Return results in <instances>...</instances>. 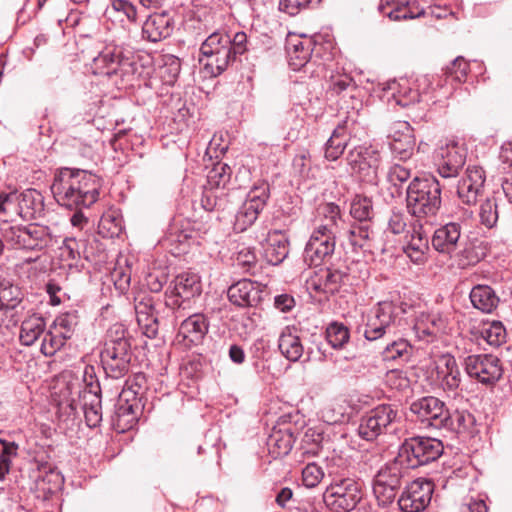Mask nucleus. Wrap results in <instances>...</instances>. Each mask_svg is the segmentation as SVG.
Here are the masks:
<instances>
[{"label":"nucleus","mask_w":512,"mask_h":512,"mask_svg":"<svg viewBox=\"0 0 512 512\" xmlns=\"http://www.w3.org/2000/svg\"><path fill=\"white\" fill-rule=\"evenodd\" d=\"M412 347L405 339H398L388 344L383 350V359L386 361H408Z\"/></svg>","instance_id":"48"},{"label":"nucleus","mask_w":512,"mask_h":512,"mask_svg":"<svg viewBox=\"0 0 512 512\" xmlns=\"http://www.w3.org/2000/svg\"><path fill=\"white\" fill-rule=\"evenodd\" d=\"M138 408L139 406H133V404L117 402L112 422L118 433H124L136 425L138 422Z\"/></svg>","instance_id":"37"},{"label":"nucleus","mask_w":512,"mask_h":512,"mask_svg":"<svg viewBox=\"0 0 512 512\" xmlns=\"http://www.w3.org/2000/svg\"><path fill=\"white\" fill-rule=\"evenodd\" d=\"M266 292L265 286L250 279H242L232 284L227 291L229 301L238 307L257 306Z\"/></svg>","instance_id":"19"},{"label":"nucleus","mask_w":512,"mask_h":512,"mask_svg":"<svg viewBox=\"0 0 512 512\" xmlns=\"http://www.w3.org/2000/svg\"><path fill=\"white\" fill-rule=\"evenodd\" d=\"M312 41L310 39H289L287 43V53L289 65L294 71H298L306 66L312 55Z\"/></svg>","instance_id":"34"},{"label":"nucleus","mask_w":512,"mask_h":512,"mask_svg":"<svg viewBox=\"0 0 512 512\" xmlns=\"http://www.w3.org/2000/svg\"><path fill=\"white\" fill-rule=\"evenodd\" d=\"M234 264L244 272H250L257 265V256L252 247L242 246L235 254Z\"/></svg>","instance_id":"56"},{"label":"nucleus","mask_w":512,"mask_h":512,"mask_svg":"<svg viewBox=\"0 0 512 512\" xmlns=\"http://www.w3.org/2000/svg\"><path fill=\"white\" fill-rule=\"evenodd\" d=\"M105 14L108 17L123 15L127 20L131 22L135 21L137 17L135 6L127 0H113L111 4L106 8Z\"/></svg>","instance_id":"55"},{"label":"nucleus","mask_w":512,"mask_h":512,"mask_svg":"<svg viewBox=\"0 0 512 512\" xmlns=\"http://www.w3.org/2000/svg\"><path fill=\"white\" fill-rule=\"evenodd\" d=\"M410 411L428 427L442 429L448 419V409L443 401L433 396H425L413 401Z\"/></svg>","instance_id":"16"},{"label":"nucleus","mask_w":512,"mask_h":512,"mask_svg":"<svg viewBox=\"0 0 512 512\" xmlns=\"http://www.w3.org/2000/svg\"><path fill=\"white\" fill-rule=\"evenodd\" d=\"M470 300L474 308L483 313H492L500 302L496 292L488 285H476L470 292Z\"/></svg>","instance_id":"35"},{"label":"nucleus","mask_w":512,"mask_h":512,"mask_svg":"<svg viewBox=\"0 0 512 512\" xmlns=\"http://www.w3.org/2000/svg\"><path fill=\"white\" fill-rule=\"evenodd\" d=\"M289 254V240L286 234L279 230L270 231L267 235L264 257L271 265L281 264Z\"/></svg>","instance_id":"30"},{"label":"nucleus","mask_w":512,"mask_h":512,"mask_svg":"<svg viewBox=\"0 0 512 512\" xmlns=\"http://www.w3.org/2000/svg\"><path fill=\"white\" fill-rule=\"evenodd\" d=\"M293 435L288 431H274L268 438L269 452L275 457L286 456L293 447Z\"/></svg>","instance_id":"41"},{"label":"nucleus","mask_w":512,"mask_h":512,"mask_svg":"<svg viewBox=\"0 0 512 512\" xmlns=\"http://www.w3.org/2000/svg\"><path fill=\"white\" fill-rule=\"evenodd\" d=\"M17 215L23 219L30 220L40 215L44 209V198L36 189H25L18 193Z\"/></svg>","instance_id":"32"},{"label":"nucleus","mask_w":512,"mask_h":512,"mask_svg":"<svg viewBox=\"0 0 512 512\" xmlns=\"http://www.w3.org/2000/svg\"><path fill=\"white\" fill-rule=\"evenodd\" d=\"M103 369L108 377L120 379L124 377L130 367L131 345L121 327H116L115 335L110 330L100 353Z\"/></svg>","instance_id":"4"},{"label":"nucleus","mask_w":512,"mask_h":512,"mask_svg":"<svg viewBox=\"0 0 512 512\" xmlns=\"http://www.w3.org/2000/svg\"><path fill=\"white\" fill-rule=\"evenodd\" d=\"M345 221L341 210L335 203H324L317 209L313 232L336 238L344 231Z\"/></svg>","instance_id":"20"},{"label":"nucleus","mask_w":512,"mask_h":512,"mask_svg":"<svg viewBox=\"0 0 512 512\" xmlns=\"http://www.w3.org/2000/svg\"><path fill=\"white\" fill-rule=\"evenodd\" d=\"M90 391L82 394V409L86 424L90 428L98 427L102 421L101 389L98 385L89 383Z\"/></svg>","instance_id":"31"},{"label":"nucleus","mask_w":512,"mask_h":512,"mask_svg":"<svg viewBox=\"0 0 512 512\" xmlns=\"http://www.w3.org/2000/svg\"><path fill=\"white\" fill-rule=\"evenodd\" d=\"M350 215L358 223L370 224L374 218L372 199L367 196L356 195L350 204Z\"/></svg>","instance_id":"40"},{"label":"nucleus","mask_w":512,"mask_h":512,"mask_svg":"<svg viewBox=\"0 0 512 512\" xmlns=\"http://www.w3.org/2000/svg\"><path fill=\"white\" fill-rule=\"evenodd\" d=\"M326 339L334 349H341L350 339L349 329L342 323L332 322L326 328Z\"/></svg>","instance_id":"49"},{"label":"nucleus","mask_w":512,"mask_h":512,"mask_svg":"<svg viewBox=\"0 0 512 512\" xmlns=\"http://www.w3.org/2000/svg\"><path fill=\"white\" fill-rule=\"evenodd\" d=\"M22 301L21 289L9 281L0 283V310L15 309Z\"/></svg>","instance_id":"44"},{"label":"nucleus","mask_w":512,"mask_h":512,"mask_svg":"<svg viewBox=\"0 0 512 512\" xmlns=\"http://www.w3.org/2000/svg\"><path fill=\"white\" fill-rule=\"evenodd\" d=\"M260 213L261 211L257 208L243 202L236 214L234 224L235 229L240 232L247 230L255 223Z\"/></svg>","instance_id":"50"},{"label":"nucleus","mask_w":512,"mask_h":512,"mask_svg":"<svg viewBox=\"0 0 512 512\" xmlns=\"http://www.w3.org/2000/svg\"><path fill=\"white\" fill-rule=\"evenodd\" d=\"M136 386L137 389H131L123 387L121 393L119 394L118 402H122L123 404H133V406H139L138 395L142 390V384L145 381V376L143 374L135 375Z\"/></svg>","instance_id":"63"},{"label":"nucleus","mask_w":512,"mask_h":512,"mask_svg":"<svg viewBox=\"0 0 512 512\" xmlns=\"http://www.w3.org/2000/svg\"><path fill=\"white\" fill-rule=\"evenodd\" d=\"M137 323L146 337L153 339L157 336L159 322L156 314L140 316V318H137Z\"/></svg>","instance_id":"64"},{"label":"nucleus","mask_w":512,"mask_h":512,"mask_svg":"<svg viewBox=\"0 0 512 512\" xmlns=\"http://www.w3.org/2000/svg\"><path fill=\"white\" fill-rule=\"evenodd\" d=\"M424 14L423 9L414 12L408 1L398 0L395 4V7L387 13L388 17L392 20H401V19H412L415 17H419Z\"/></svg>","instance_id":"62"},{"label":"nucleus","mask_w":512,"mask_h":512,"mask_svg":"<svg viewBox=\"0 0 512 512\" xmlns=\"http://www.w3.org/2000/svg\"><path fill=\"white\" fill-rule=\"evenodd\" d=\"M443 428L457 433L469 432L475 425V417L466 410H456L452 414L448 411V419L444 421Z\"/></svg>","instance_id":"42"},{"label":"nucleus","mask_w":512,"mask_h":512,"mask_svg":"<svg viewBox=\"0 0 512 512\" xmlns=\"http://www.w3.org/2000/svg\"><path fill=\"white\" fill-rule=\"evenodd\" d=\"M411 177V170L403 165L394 164L389 167L386 179L387 182L394 188L391 195L400 196L402 194L401 187Z\"/></svg>","instance_id":"46"},{"label":"nucleus","mask_w":512,"mask_h":512,"mask_svg":"<svg viewBox=\"0 0 512 512\" xmlns=\"http://www.w3.org/2000/svg\"><path fill=\"white\" fill-rule=\"evenodd\" d=\"M66 340L61 333L50 329L43 335L40 351L46 357L54 356L64 346Z\"/></svg>","instance_id":"51"},{"label":"nucleus","mask_w":512,"mask_h":512,"mask_svg":"<svg viewBox=\"0 0 512 512\" xmlns=\"http://www.w3.org/2000/svg\"><path fill=\"white\" fill-rule=\"evenodd\" d=\"M461 234V225L457 222H449L434 231L431 244L439 253L452 255L461 244Z\"/></svg>","instance_id":"27"},{"label":"nucleus","mask_w":512,"mask_h":512,"mask_svg":"<svg viewBox=\"0 0 512 512\" xmlns=\"http://www.w3.org/2000/svg\"><path fill=\"white\" fill-rule=\"evenodd\" d=\"M429 250V238L423 230V225L418 221L411 223L405 234L403 251L415 264L426 261V253Z\"/></svg>","instance_id":"23"},{"label":"nucleus","mask_w":512,"mask_h":512,"mask_svg":"<svg viewBox=\"0 0 512 512\" xmlns=\"http://www.w3.org/2000/svg\"><path fill=\"white\" fill-rule=\"evenodd\" d=\"M83 257L94 264L104 263L107 260V253L98 240H92L83 249Z\"/></svg>","instance_id":"58"},{"label":"nucleus","mask_w":512,"mask_h":512,"mask_svg":"<svg viewBox=\"0 0 512 512\" xmlns=\"http://www.w3.org/2000/svg\"><path fill=\"white\" fill-rule=\"evenodd\" d=\"M202 291L200 277L192 272H184L174 280L173 289L166 292L165 304L171 309L180 310L184 304Z\"/></svg>","instance_id":"14"},{"label":"nucleus","mask_w":512,"mask_h":512,"mask_svg":"<svg viewBox=\"0 0 512 512\" xmlns=\"http://www.w3.org/2000/svg\"><path fill=\"white\" fill-rule=\"evenodd\" d=\"M467 158L464 145L451 142L441 146L435 154V167L439 176L444 180H452L459 176Z\"/></svg>","instance_id":"12"},{"label":"nucleus","mask_w":512,"mask_h":512,"mask_svg":"<svg viewBox=\"0 0 512 512\" xmlns=\"http://www.w3.org/2000/svg\"><path fill=\"white\" fill-rule=\"evenodd\" d=\"M345 235L354 250L360 249L363 252L373 253L374 231L371 224L354 223L345 231Z\"/></svg>","instance_id":"33"},{"label":"nucleus","mask_w":512,"mask_h":512,"mask_svg":"<svg viewBox=\"0 0 512 512\" xmlns=\"http://www.w3.org/2000/svg\"><path fill=\"white\" fill-rule=\"evenodd\" d=\"M278 348L281 354L289 361L296 362L303 355L304 348L298 335L286 327L280 334Z\"/></svg>","instance_id":"38"},{"label":"nucleus","mask_w":512,"mask_h":512,"mask_svg":"<svg viewBox=\"0 0 512 512\" xmlns=\"http://www.w3.org/2000/svg\"><path fill=\"white\" fill-rule=\"evenodd\" d=\"M324 477L322 468L315 464L309 463L302 470V482L307 488L316 487Z\"/></svg>","instance_id":"60"},{"label":"nucleus","mask_w":512,"mask_h":512,"mask_svg":"<svg viewBox=\"0 0 512 512\" xmlns=\"http://www.w3.org/2000/svg\"><path fill=\"white\" fill-rule=\"evenodd\" d=\"M392 101L398 106L409 107L420 101V93L417 89H413L405 83L400 85L396 93L392 94Z\"/></svg>","instance_id":"57"},{"label":"nucleus","mask_w":512,"mask_h":512,"mask_svg":"<svg viewBox=\"0 0 512 512\" xmlns=\"http://www.w3.org/2000/svg\"><path fill=\"white\" fill-rule=\"evenodd\" d=\"M463 365L467 375L482 384H494L503 374L501 361L493 354L468 355Z\"/></svg>","instance_id":"11"},{"label":"nucleus","mask_w":512,"mask_h":512,"mask_svg":"<svg viewBox=\"0 0 512 512\" xmlns=\"http://www.w3.org/2000/svg\"><path fill=\"white\" fill-rule=\"evenodd\" d=\"M336 238L323 234L311 233L305 246L303 258L309 266H318L330 259L334 253Z\"/></svg>","instance_id":"24"},{"label":"nucleus","mask_w":512,"mask_h":512,"mask_svg":"<svg viewBox=\"0 0 512 512\" xmlns=\"http://www.w3.org/2000/svg\"><path fill=\"white\" fill-rule=\"evenodd\" d=\"M122 53L123 50L119 46H106L92 60L91 69L93 74L112 78L119 66Z\"/></svg>","instance_id":"29"},{"label":"nucleus","mask_w":512,"mask_h":512,"mask_svg":"<svg viewBox=\"0 0 512 512\" xmlns=\"http://www.w3.org/2000/svg\"><path fill=\"white\" fill-rule=\"evenodd\" d=\"M84 244L74 237H67L60 246V258L67 262L68 267L76 266L77 261L83 256Z\"/></svg>","instance_id":"45"},{"label":"nucleus","mask_w":512,"mask_h":512,"mask_svg":"<svg viewBox=\"0 0 512 512\" xmlns=\"http://www.w3.org/2000/svg\"><path fill=\"white\" fill-rule=\"evenodd\" d=\"M443 453V444L440 440L431 437H411L400 446L398 455L409 469L437 460Z\"/></svg>","instance_id":"7"},{"label":"nucleus","mask_w":512,"mask_h":512,"mask_svg":"<svg viewBox=\"0 0 512 512\" xmlns=\"http://www.w3.org/2000/svg\"><path fill=\"white\" fill-rule=\"evenodd\" d=\"M100 179L93 173L64 167L56 170L50 186L56 202L68 209L80 210L99 198Z\"/></svg>","instance_id":"1"},{"label":"nucleus","mask_w":512,"mask_h":512,"mask_svg":"<svg viewBox=\"0 0 512 512\" xmlns=\"http://www.w3.org/2000/svg\"><path fill=\"white\" fill-rule=\"evenodd\" d=\"M441 185L434 176L415 177L406 189V208L408 213L419 220L435 217L442 204Z\"/></svg>","instance_id":"2"},{"label":"nucleus","mask_w":512,"mask_h":512,"mask_svg":"<svg viewBox=\"0 0 512 512\" xmlns=\"http://www.w3.org/2000/svg\"><path fill=\"white\" fill-rule=\"evenodd\" d=\"M399 411L391 404H381L371 409L362 417L358 434L362 439L372 441L381 434L391 433L397 429Z\"/></svg>","instance_id":"8"},{"label":"nucleus","mask_w":512,"mask_h":512,"mask_svg":"<svg viewBox=\"0 0 512 512\" xmlns=\"http://www.w3.org/2000/svg\"><path fill=\"white\" fill-rule=\"evenodd\" d=\"M484 183V170L479 166H468L464 175L457 180L456 193L464 204H475Z\"/></svg>","instance_id":"21"},{"label":"nucleus","mask_w":512,"mask_h":512,"mask_svg":"<svg viewBox=\"0 0 512 512\" xmlns=\"http://www.w3.org/2000/svg\"><path fill=\"white\" fill-rule=\"evenodd\" d=\"M349 140L345 123L339 124L325 143V158L329 161L337 160L343 154Z\"/></svg>","instance_id":"36"},{"label":"nucleus","mask_w":512,"mask_h":512,"mask_svg":"<svg viewBox=\"0 0 512 512\" xmlns=\"http://www.w3.org/2000/svg\"><path fill=\"white\" fill-rule=\"evenodd\" d=\"M395 307L392 302H379L368 317L364 329V337L375 341L383 337L395 322Z\"/></svg>","instance_id":"17"},{"label":"nucleus","mask_w":512,"mask_h":512,"mask_svg":"<svg viewBox=\"0 0 512 512\" xmlns=\"http://www.w3.org/2000/svg\"><path fill=\"white\" fill-rule=\"evenodd\" d=\"M388 139L392 153L399 160H407L413 155L416 144L414 129L407 121L394 122L390 126Z\"/></svg>","instance_id":"18"},{"label":"nucleus","mask_w":512,"mask_h":512,"mask_svg":"<svg viewBox=\"0 0 512 512\" xmlns=\"http://www.w3.org/2000/svg\"><path fill=\"white\" fill-rule=\"evenodd\" d=\"M434 484L427 479H416L407 485L398 499L403 512H422L432 499Z\"/></svg>","instance_id":"13"},{"label":"nucleus","mask_w":512,"mask_h":512,"mask_svg":"<svg viewBox=\"0 0 512 512\" xmlns=\"http://www.w3.org/2000/svg\"><path fill=\"white\" fill-rule=\"evenodd\" d=\"M345 274L339 270L320 269L306 281L310 293L332 295L339 291Z\"/></svg>","instance_id":"26"},{"label":"nucleus","mask_w":512,"mask_h":512,"mask_svg":"<svg viewBox=\"0 0 512 512\" xmlns=\"http://www.w3.org/2000/svg\"><path fill=\"white\" fill-rule=\"evenodd\" d=\"M270 198V184L266 180H258L250 188L246 195L245 203L252 205L261 212L266 207Z\"/></svg>","instance_id":"43"},{"label":"nucleus","mask_w":512,"mask_h":512,"mask_svg":"<svg viewBox=\"0 0 512 512\" xmlns=\"http://www.w3.org/2000/svg\"><path fill=\"white\" fill-rule=\"evenodd\" d=\"M481 336L489 345L498 347L505 342L506 329L501 322L493 321L482 328Z\"/></svg>","instance_id":"53"},{"label":"nucleus","mask_w":512,"mask_h":512,"mask_svg":"<svg viewBox=\"0 0 512 512\" xmlns=\"http://www.w3.org/2000/svg\"><path fill=\"white\" fill-rule=\"evenodd\" d=\"M448 320L441 313H419L413 325V330L419 340L431 342L445 333Z\"/></svg>","instance_id":"25"},{"label":"nucleus","mask_w":512,"mask_h":512,"mask_svg":"<svg viewBox=\"0 0 512 512\" xmlns=\"http://www.w3.org/2000/svg\"><path fill=\"white\" fill-rule=\"evenodd\" d=\"M173 32V19L167 12L154 13L142 26V36L150 42H159Z\"/></svg>","instance_id":"28"},{"label":"nucleus","mask_w":512,"mask_h":512,"mask_svg":"<svg viewBox=\"0 0 512 512\" xmlns=\"http://www.w3.org/2000/svg\"><path fill=\"white\" fill-rule=\"evenodd\" d=\"M46 323L42 316L33 314L21 324L20 342L25 346L33 345L45 333Z\"/></svg>","instance_id":"39"},{"label":"nucleus","mask_w":512,"mask_h":512,"mask_svg":"<svg viewBox=\"0 0 512 512\" xmlns=\"http://www.w3.org/2000/svg\"><path fill=\"white\" fill-rule=\"evenodd\" d=\"M408 469L397 455L378 470L373 480V493L379 506L385 507L394 501Z\"/></svg>","instance_id":"5"},{"label":"nucleus","mask_w":512,"mask_h":512,"mask_svg":"<svg viewBox=\"0 0 512 512\" xmlns=\"http://www.w3.org/2000/svg\"><path fill=\"white\" fill-rule=\"evenodd\" d=\"M345 160L352 175L365 183L378 185L381 156L377 149L366 145L355 146L348 151Z\"/></svg>","instance_id":"9"},{"label":"nucleus","mask_w":512,"mask_h":512,"mask_svg":"<svg viewBox=\"0 0 512 512\" xmlns=\"http://www.w3.org/2000/svg\"><path fill=\"white\" fill-rule=\"evenodd\" d=\"M469 71V63L462 57L458 56L444 71L445 81L453 85L454 83H463L466 81Z\"/></svg>","instance_id":"47"},{"label":"nucleus","mask_w":512,"mask_h":512,"mask_svg":"<svg viewBox=\"0 0 512 512\" xmlns=\"http://www.w3.org/2000/svg\"><path fill=\"white\" fill-rule=\"evenodd\" d=\"M498 204L494 196L487 197L479 208V218L482 225L493 228L498 221Z\"/></svg>","instance_id":"52"},{"label":"nucleus","mask_w":512,"mask_h":512,"mask_svg":"<svg viewBox=\"0 0 512 512\" xmlns=\"http://www.w3.org/2000/svg\"><path fill=\"white\" fill-rule=\"evenodd\" d=\"M208 331V318L202 313H194L180 323L175 342L184 349H192L203 344Z\"/></svg>","instance_id":"15"},{"label":"nucleus","mask_w":512,"mask_h":512,"mask_svg":"<svg viewBox=\"0 0 512 512\" xmlns=\"http://www.w3.org/2000/svg\"><path fill=\"white\" fill-rule=\"evenodd\" d=\"M76 325V316L71 313L61 314L53 322L54 330L61 333L66 339L71 338Z\"/></svg>","instance_id":"59"},{"label":"nucleus","mask_w":512,"mask_h":512,"mask_svg":"<svg viewBox=\"0 0 512 512\" xmlns=\"http://www.w3.org/2000/svg\"><path fill=\"white\" fill-rule=\"evenodd\" d=\"M235 60L230 49V35L226 32H213L200 46L199 63L210 77L221 75Z\"/></svg>","instance_id":"3"},{"label":"nucleus","mask_w":512,"mask_h":512,"mask_svg":"<svg viewBox=\"0 0 512 512\" xmlns=\"http://www.w3.org/2000/svg\"><path fill=\"white\" fill-rule=\"evenodd\" d=\"M362 498L359 484L351 478L334 479L323 493V501L334 512H350Z\"/></svg>","instance_id":"10"},{"label":"nucleus","mask_w":512,"mask_h":512,"mask_svg":"<svg viewBox=\"0 0 512 512\" xmlns=\"http://www.w3.org/2000/svg\"><path fill=\"white\" fill-rule=\"evenodd\" d=\"M1 233L12 249L42 250L52 242L50 229L36 223L8 226L2 228Z\"/></svg>","instance_id":"6"},{"label":"nucleus","mask_w":512,"mask_h":512,"mask_svg":"<svg viewBox=\"0 0 512 512\" xmlns=\"http://www.w3.org/2000/svg\"><path fill=\"white\" fill-rule=\"evenodd\" d=\"M120 77V84L123 86H133V59L122 54L119 66L116 68L113 77Z\"/></svg>","instance_id":"61"},{"label":"nucleus","mask_w":512,"mask_h":512,"mask_svg":"<svg viewBox=\"0 0 512 512\" xmlns=\"http://www.w3.org/2000/svg\"><path fill=\"white\" fill-rule=\"evenodd\" d=\"M232 175L231 167L226 163H217L208 174V182L212 187L225 188L230 182Z\"/></svg>","instance_id":"54"},{"label":"nucleus","mask_w":512,"mask_h":512,"mask_svg":"<svg viewBox=\"0 0 512 512\" xmlns=\"http://www.w3.org/2000/svg\"><path fill=\"white\" fill-rule=\"evenodd\" d=\"M436 381L440 388L448 395L457 394L461 383V373L455 357L443 354L435 361Z\"/></svg>","instance_id":"22"}]
</instances>
